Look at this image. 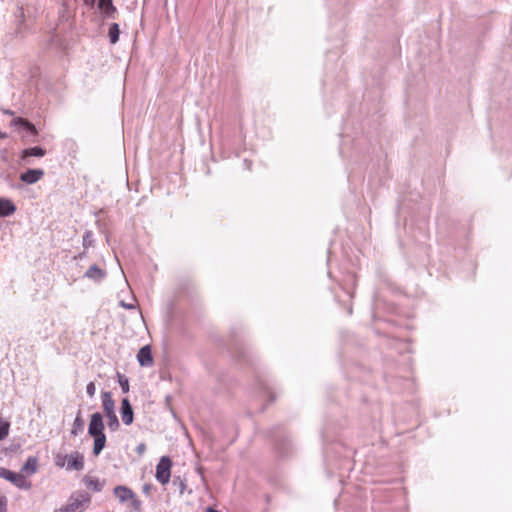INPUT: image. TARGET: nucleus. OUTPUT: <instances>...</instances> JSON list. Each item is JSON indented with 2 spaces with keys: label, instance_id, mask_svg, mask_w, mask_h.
<instances>
[{
  "label": "nucleus",
  "instance_id": "nucleus-1",
  "mask_svg": "<svg viewBox=\"0 0 512 512\" xmlns=\"http://www.w3.org/2000/svg\"><path fill=\"white\" fill-rule=\"evenodd\" d=\"M91 497L88 493L78 492L73 494L70 502L59 511L55 512H83L90 504Z\"/></svg>",
  "mask_w": 512,
  "mask_h": 512
},
{
  "label": "nucleus",
  "instance_id": "nucleus-2",
  "mask_svg": "<svg viewBox=\"0 0 512 512\" xmlns=\"http://www.w3.org/2000/svg\"><path fill=\"white\" fill-rule=\"evenodd\" d=\"M172 461L168 456H162L156 466L155 477L157 481L165 485L170 481Z\"/></svg>",
  "mask_w": 512,
  "mask_h": 512
},
{
  "label": "nucleus",
  "instance_id": "nucleus-3",
  "mask_svg": "<svg viewBox=\"0 0 512 512\" xmlns=\"http://www.w3.org/2000/svg\"><path fill=\"white\" fill-rule=\"evenodd\" d=\"M104 422H103V416L101 413L96 412L91 415L90 423L88 426V433L89 435L95 436V435H101L104 433Z\"/></svg>",
  "mask_w": 512,
  "mask_h": 512
},
{
  "label": "nucleus",
  "instance_id": "nucleus-4",
  "mask_svg": "<svg viewBox=\"0 0 512 512\" xmlns=\"http://www.w3.org/2000/svg\"><path fill=\"white\" fill-rule=\"evenodd\" d=\"M0 477L10 481L19 488L25 487L26 480L21 474L14 473L8 469L0 467Z\"/></svg>",
  "mask_w": 512,
  "mask_h": 512
},
{
  "label": "nucleus",
  "instance_id": "nucleus-5",
  "mask_svg": "<svg viewBox=\"0 0 512 512\" xmlns=\"http://www.w3.org/2000/svg\"><path fill=\"white\" fill-rule=\"evenodd\" d=\"M107 276L105 269L100 268L98 265H91L88 270L84 273V277L94 282H101Z\"/></svg>",
  "mask_w": 512,
  "mask_h": 512
},
{
  "label": "nucleus",
  "instance_id": "nucleus-6",
  "mask_svg": "<svg viewBox=\"0 0 512 512\" xmlns=\"http://www.w3.org/2000/svg\"><path fill=\"white\" fill-rule=\"evenodd\" d=\"M44 176V171L41 169H28L26 172L20 174V180L26 184H34Z\"/></svg>",
  "mask_w": 512,
  "mask_h": 512
},
{
  "label": "nucleus",
  "instance_id": "nucleus-7",
  "mask_svg": "<svg viewBox=\"0 0 512 512\" xmlns=\"http://www.w3.org/2000/svg\"><path fill=\"white\" fill-rule=\"evenodd\" d=\"M121 418L125 425L132 424L134 420L133 409L127 398H123L121 401Z\"/></svg>",
  "mask_w": 512,
  "mask_h": 512
},
{
  "label": "nucleus",
  "instance_id": "nucleus-8",
  "mask_svg": "<svg viewBox=\"0 0 512 512\" xmlns=\"http://www.w3.org/2000/svg\"><path fill=\"white\" fill-rule=\"evenodd\" d=\"M137 360L141 366L149 367L153 364V357L149 345L140 348L137 354Z\"/></svg>",
  "mask_w": 512,
  "mask_h": 512
},
{
  "label": "nucleus",
  "instance_id": "nucleus-9",
  "mask_svg": "<svg viewBox=\"0 0 512 512\" xmlns=\"http://www.w3.org/2000/svg\"><path fill=\"white\" fill-rule=\"evenodd\" d=\"M84 468V457L79 452H74L69 455L67 461V470L80 471Z\"/></svg>",
  "mask_w": 512,
  "mask_h": 512
},
{
  "label": "nucleus",
  "instance_id": "nucleus-10",
  "mask_svg": "<svg viewBox=\"0 0 512 512\" xmlns=\"http://www.w3.org/2000/svg\"><path fill=\"white\" fill-rule=\"evenodd\" d=\"M98 8L104 13L105 17L115 19L117 8L112 0H98Z\"/></svg>",
  "mask_w": 512,
  "mask_h": 512
},
{
  "label": "nucleus",
  "instance_id": "nucleus-11",
  "mask_svg": "<svg viewBox=\"0 0 512 512\" xmlns=\"http://www.w3.org/2000/svg\"><path fill=\"white\" fill-rule=\"evenodd\" d=\"M102 407L105 412V415H109L115 413V402L112 398V394L109 391L102 392Z\"/></svg>",
  "mask_w": 512,
  "mask_h": 512
},
{
  "label": "nucleus",
  "instance_id": "nucleus-12",
  "mask_svg": "<svg viewBox=\"0 0 512 512\" xmlns=\"http://www.w3.org/2000/svg\"><path fill=\"white\" fill-rule=\"evenodd\" d=\"M113 492L121 503H125L126 501H129L130 498L134 497V492L130 488L122 485L116 486L113 489Z\"/></svg>",
  "mask_w": 512,
  "mask_h": 512
},
{
  "label": "nucleus",
  "instance_id": "nucleus-13",
  "mask_svg": "<svg viewBox=\"0 0 512 512\" xmlns=\"http://www.w3.org/2000/svg\"><path fill=\"white\" fill-rule=\"evenodd\" d=\"M16 211L15 204L7 198H0V217H8Z\"/></svg>",
  "mask_w": 512,
  "mask_h": 512
},
{
  "label": "nucleus",
  "instance_id": "nucleus-14",
  "mask_svg": "<svg viewBox=\"0 0 512 512\" xmlns=\"http://www.w3.org/2000/svg\"><path fill=\"white\" fill-rule=\"evenodd\" d=\"M45 154H46V151L43 148H41V147L27 148V149L22 151L21 160L25 164H28L29 163V161H28L29 157H32V156L43 157Z\"/></svg>",
  "mask_w": 512,
  "mask_h": 512
},
{
  "label": "nucleus",
  "instance_id": "nucleus-15",
  "mask_svg": "<svg viewBox=\"0 0 512 512\" xmlns=\"http://www.w3.org/2000/svg\"><path fill=\"white\" fill-rule=\"evenodd\" d=\"M92 437L94 439L93 454L95 456H98L102 452V450L104 449V447L106 445V436H105V434H101V435H95Z\"/></svg>",
  "mask_w": 512,
  "mask_h": 512
},
{
  "label": "nucleus",
  "instance_id": "nucleus-16",
  "mask_svg": "<svg viewBox=\"0 0 512 512\" xmlns=\"http://www.w3.org/2000/svg\"><path fill=\"white\" fill-rule=\"evenodd\" d=\"M83 481L87 489L93 490L95 492H99L103 488V484L97 478L85 476Z\"/></svg>",
  "mask_w": 512,
  "mask_h": 512
},
{
  "label": "nucleus",
  "instance_id": "nucleus-17",
  "mask_svg": "<svg viewBox=\"0 0 512 512\" xmlns=\"http://www.w3.org/2000/svg\"><path fill=\"white\" fill-rule=\"evenodd\" d=\"M83 428H84V420L81 417V413L79 412L77 414L76 418L74 419L72 429H71V434L74 436H77L80 432L83 431Z\"/></svg>",
  "mask_w": 512,
  "mask_h": 512
},
{
  "label": "nucleus",
  "instance_id": "nucleus-18",
  "mask_svg": "<svg viewBox=\"0 0 512 512\" xmlns=\"http://www.w3.org/2000/svg\"><path fill=\"white\" fill-rule=\"evenodd\" d=\"M37 458L29 457L22 467V470L26 473L33 474L37 470Z\"/></svg>",
  "mask_w": 512,
  "mask_h": 512
},
{
  "label": "nucleus",
  "instance_id": "nucleus-19",
  "mask_svg": "<svg viewBox=\"0 0 512 512\" xmlns=\"http://www.w3.org/2000/svg\"><path fill=\"white\" fill-rule=\"evenodd\" d=\"M120 29L117 23L110 25L108 36L111 44H116L119 40Z\"/></svg>",
  "mask_w": 512,
  "mask_h": 512
},
{
  "label": "nucleus",
  "instance_id": "nucleus-20",
  "mask_svg": "<svg viewBox=\"0 0 512 512\" xmlns=\"http://www.w3.org/2000/svg\"><path fill=\"white\" fill-rule=\"evenodd\" d=\"M82 244H83L84 249H88V248L94 246L93 232L91 230H87L83 234V243Z\"/></svg>",
  "mask_w": 512,
  "mask_h": 512
},
{
  "label": "nucleus",
  "instance_id": "nucleus-21",
  "mask_svg": "<svg viewBox=\"0 0 512 512\" xmlns=\"http://www.w3.org/2000/svg\"><path fill=\"white\" fill-rule=\"evenodd\" d=\"M16 123L23 126L30 134H32V135L37 134V130H36L35 126L32 123H30L28 120L23 119V118H18L16 120Z\"/></svg>",
  "mask_w": 512,
  "mask_h": 512
},
{
  "label": "nucleus",
  "instance_id": "nucleus-22",
  "mask_svg": "<svg viewBox=\"0 0 512 512\" xmlns=\"http://www.w3.org/2000/svg\"><path fill=\"white\" fill-rule=\"evenodd\" d=\"M106 417L108 419V427L110 428V430L116 431L120 426L119 420H118L116 414L112 413V414L106 415Z\"/></svg>",
  "mask_w": 512,
  "mask_h": 512
},
{
  "label": "nucleus",
  "instance_id": "nucleus-23",
  "mask_svg": "<svg viewBox=\"0 0 512 512\" xmlns=\"http://www.w3.org/2000/svg\"><path fill=\"white\" fill-rule=\"evenodd\" d=\"M9 423L0 420V440L5 439L9 433Z\"/></svg>",
  "mask_w": 512,
  "mask_h": 512
},
{
  "label": "nucleus",
  "instance_id": "nucleus-24",
  "mask_svg": "<svg viewBox=\"0 0 512 512\" xmlns=\"http://www.w3.org/2000/svg\"><path fill=\"white\" fill-rule=\"evenodd\" d=\"M129 501H131V508L135 512H141L142 511V502L137 498L135 493H134V497L130 498Z\"/></svg>",
  "mask_w": 512,
  "mask_h": 512
},
{
  "label": "nucleus",
  "instance_id": "nucleus-25",
  "mask_svg": "<svg viewBox=\"0 0 512 512\" xmlns=\"http://www.w3.org/2000/svg\"><path fill=\"white\" fill-rule=\"evenodd\" d=\"M118 382H119V385L121 387L122 392L123 393H128V391H129L128 379L125 378L124 376L118 374Z\"/></svg>",
  "mask_w": 512,
  "mask_h": 512
},
{
  "label": "nucleus",
  "instance_id": "nucleus-26",
  "mask_svg": "<svg viewBox=\"0 0 512 512\" xmlns=\"http://www.w3.org/2000/svg\"><path fill=\"white\" fill-rule=\"evenodd\" d=\"M96 392V387L94 382H90L86 386V393L89 395V397H93Z\"/></svg>",
  "mask_w": 512,
  "mask_h": 512
},
{
  "label": "nucleus",
  "instance_id": "nucleus-27",
  "mask_svg": "<svg viewBox=\"0 0 512 512\" xmlns=\"http://www.w3.org/2000/svg\"><path fill=\"white\" fill-rule=\"evenodd\" d=\"M7 499L5 496H0V512L6 511Z\"/></svg>",
  "mask_w": 512,
  "mask_h": 512
},
{
  "label": "nucleus",
  "instance_id": "nucleus-28",
  "mask_svg": "<svg viewBox=\"0 0 512 512\" xmlns=\"http://www.w3.org/2000/svg\"><path fill=\"white\" fill-rule=\"evenodd\" d=\"M146 450V445L144 443H141L139 444L137 447H136V452L141 455L145 452Z\"/></svg>",
  "mask_w": 512,
  "mask_h": 512
},
{
  "label": "nucleus",
  "instance_id": "nucleus-29",
  "mask_svg": "<svg viewBox=\"0 0 512 512\" xmlns=\"http://www.w3.org/2000/svg\"><path fill=\"white\" fill-rule=\"evenodd\" d=\"M152 489V485L151 484H145L142 488V491L144 494H149L150 491Z\"/></svg>",
  "mask_w": 512,
  "mask_h": 512
},
{
  "label": "nucleus",
  "instance_id": "nucleus-30",
  "mask_svg": "<svg viewBox=\"0 0 512 512\" xmlns=\"http://www.w3.org/2000/svg\"><path fill=\"white\" fill-rule=\"evenodd\" d=\"M84 4L88 7H93L95 5L96 0H83Z\"/></svg>",
  "mask_w": 512,
  "mask_h": 512
},
{
  "label": "nucleus",
  "instance_id": "nucleus-31",
  "mask_svg": "<svg viewBox=\"0 0 512 512\" xmlns=\"http://www.w3.org/2000/svg\"><path fill=\"white\" fill-rule=\"evenodd\" d=\"M86 256V251L84 250L83 252L79 253L78 255H76L74 257L75 260H78V259H83L84 257Z\"/></svg>",
  "mask_w": 512,
  "mask_h": 512
},
{
  "label": "nucleus",
  "instance_id": "nucleus-32",
  "mask_svg": "<svg viewBox=\"0 0 512 512\" xmlns=\"http://www.w3.org/2000/svg\"><path fill=\"white\" fill-rule=\"evenodd\" d=\"M3 137H4V135H3V134H0V138H3Z\"/></svg>",
  "mask_w": 512,
  "mask_h": 512
}]
</instances>
